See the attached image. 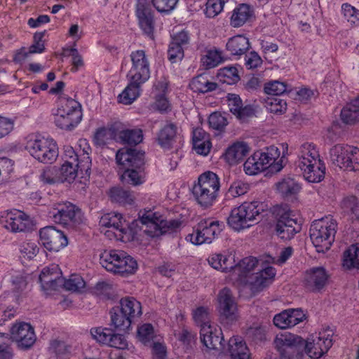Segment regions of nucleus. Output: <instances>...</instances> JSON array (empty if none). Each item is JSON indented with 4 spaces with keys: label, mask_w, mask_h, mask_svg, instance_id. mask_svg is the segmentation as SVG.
<instances>
[{
    "label": "nucleus",
    "mask_w": 359,
    "mask_h": 359,
    "mask_svg": "<svg viewBox=\"0 0 359 359\" xmlns=\"http://www.w3.org/2000/svg\"><path fill=\"white\" fill-rule=\"evenodd\" d=\"M287 90V83L279 81H269L264 86V92L270 95H281Z\"/></svg>",
    "instance_id": "57"
},
{
    "label": "nucleus",
    "mask_w": 359,
    "mask_h": 359,
    "mask_svg": "<svg viewBox=\"0 0 359 359\" xmlns=\"http://www.w3.org/2000/svg\"><path fill=\"white\" fill-rule=\"evenodd\" d=\"M39 280L43 290H57L63 284L58 265L53 264L44 268L39 275Z\"/></svg>",
    "instance_id": "26"
},
{
    "label": "nucleus",
    "mask_w": 359,
    "mask_h": 359,
    "mask_svg": "<svg viewBox=\"0 0 359 359\" xmlns=\"http://www.w3.org/2000/svg\"><path fill=\"white\" fill-rule=\"evenodd\" d=\"M111 325L116 329L126 331L131 326V321L128 316L122 312V309L119 307L113 308L110 311Z\"/></svg>",
    "instance_id": "39"
},
{
    "label": "nucleus",
    "mask_w": 359,
    "mask_h": 359,
    "mask_svg": "<svg viewBox=\"0 0 359 359\" xmlns=\"http://www.w3.org/2000/svg\"><path fill=\"white\" fill-rule=\"evenodd\" d=\"M337 230V223L332 217L313 222L310 226V238L318 252H325L332 245Z\"/></svg>",
    "instance_id": "4"
},
{
    "label": "nucleus",
    "mask_w": 359,
    "mask_h": 359,
    "mask_svg": "<svg viewBox=\"0 0 359 359\" xmlns=\"http://www.w3.org/2000/svg\"><path fill=\"white\" fill-rule=\"evenodd\" d=\"M10 338L23 349L30 348L36 341L33 327L27 323H18L11 328Z\"/></svg>",
    "instance_id": "17"
},
{
    "label": "nucleus",
    "mask_w": 359,
    "mask_h": 359,
    "mask_svg": "<svg viewBox=\"0 0 359 359\" xmlns=\"http://www.w3.org/2000/svg\"><path fill=\"white\" fill-rule=\"evenodd\" d=\"M177 128L174 123H168L158 135V142L163 147H170L177 135Z\"/></svg>",
    "instance_id": "41"
},
{
    "label": "nucleus",
    "mask_w": 359,
    "mask_h": 359,
    "mask_svg": "<svg viewBox=\"0 0 359 359\" xmlns=\"http://www.w3.org/2000/svg\"><path fill=\"white\" fill-rule=\"evenodd\" d=\"M137 337L144 344L153 340L154 337V330L152 325L150 323H144L138 327Z\"/></svg>",
    "instance_id": "58"
},
{
    "label": "nucleus",
    "mask_w": 359,
    "mask_h": 359,
    "mask_svg": "<svg viewBox=\"0 0 359 359\" xmlns=\"http://www.w3.org/2000/svg\"><path fill=\"white\" fill-rule=\"evenodd\" d=\"M228 351L230 359H249V350L241 337H231L228 342Z\"/></svg>",
    "instance_id": "31"
},
{
    "label": "nucleus",
    "mask_w": 359,
    "mask_h": 359,
    "mask_svg": "<svg viewBox=\"0 0 359 359\" xmlns=\"http://www.w3.org/2000/svg\"><path fill=\"white\" fill-rule=\"evenodd\" d=\"M343 266L348 269L359 267V246L352 245L344 252Z\"/></svg>",
    "instance_id": "45"
},
{
    "label": "nucleus",
    "mask_w": 359,
    "mask_h": 359,
    "mask_svg": "<svg viewBox=\"0 0 359 359\" xmlns=\"http://www.w3.org/2000/svg\"><path fill=\"white\" fill-rule=\"evenodd\" d=\"M261 205L258 201H246L234 208L227 218L229 226L237 231L250 227L263 210Z\"/></svg>",
    "instance_id": "8"
},
{
    "label": "nucleus",
    "mask_w": 359,
    "mask_h": 359,
    "mask_svg": "<svg viewBox=\"0 0 359 359\" xmlns=\"http://www.w3.org/2000/svg\"><path fill=\"white\" fill-rule=\"evenodd\" d=\"M25 149L39 162L52 163L58 156L56 142L52 139L40 135L32 134L28 136Z\"/></svg>",
    "instance_id": "6"
},
{
    "label": "nucleus",
    "mask_w": 359,
    "mask_h": 359,
    "mask_svg": "<svg viewBox=\"0 0 359 359\" xmlns=\"http://www.w3.org/2000/svg\"><path fill=\"white\" fill-rule=\"evenodd\" d=\"M227 102L230 111L239 120L244 121L256 114V108L251 104L244 106L242 100L236 94L229 93Z\"/></svg>",
    "instance_id": "22"
},
{
    "label": "nucleus",
    "mask_w": 359,
    "mask_h": 359,
    "mask_svg": "<svg viewBox=\"0 0 359 359\" xmlns=\"http://www.w3.org/2000/svg\"><path fill=\"white\" fill-rule=\"evenodd\" d=\"M179 0H151L154 7L159 12L168 13L176 6Z\"/></svg>",
    "instance_id": "64"
},
{
    "label": "nucleus",
    "mask_w": 359,
    "mask_h": 359,
    "mask_svg": "<svg viewBox=\"0 0 359 359\" xmlns=\"http://www.w3.org/2000/svg\"><path fill=\"white\" fill-rule=\"evenodd\" d=\"M39 236L43 245L49 251L58 252L68 244L65 233L52 226L42 228Z\"/></svg>",
    "instance_id": "15"
},
{
    "label": "nucleus",
    "mask_w": 359,
    "mask_h": 359,
    "mask_svg": "<svg viewBox=\"0 0 359 359\" xmlns=\"http://www.w3.org/2000/svg\"><path fill=\"white\" fill-rule=\"evenodd\" d=\"M254 14L253 9L248 4H243L236 7L231 17V25L233 27L243 26Z\"/></svg>",
    "instance_id": "35"
},
{
    "label": "nucleus",
    "mask_w": 359,
    "mask_h": 359,
    "mask_svg": "<svg viewBox=\"0 0 359 359\" xmlns=\"http://www.w3.org/2000/svg\"><path fill=\"white\" fill-rule=\"evenodd\" d=\"M124 222L122 215L118 212H109L103 215L99 222L100 226L102 227L111 228V230L107 231L108 236L116 227L121 226V223Z\"/></svg>",
    "instance_id": "43"
},
{
    "label": "nucleus",
    "mask_w": 359,
    "mask_h": 359,
    "mask_svg": "<svg viewBox=\"0 0 359 359\" xmlns=\"http://www.w3.org/2000/svg\"><path fill=\"white\" fill-rule=\"evenodd\" d=\"M2 226L13 233L24 232L31 229L32 221L25 212L12 210L3 213L0 218Z\"/></svg>",
    "instance_id": "13"
},
{
    "label": "nucleus",
    "mask_w": 359,
    "mask_h": 359,
    "mask_svg": "<svg viewBox=\"0 0 359 359\" xmlns=\"http://www.w3.org/2000/svg\"><path fill=\"white\" fill-rule=\"evenodd\" d=\"M127 79L128 84L118 96L120 102L124 104H131L140 95L141 86L145 83L143 81L134 80L133 78Z\"/></svg>",
    "instance_id": "30"
},
{
    "label": "nucleus",
    "mask_w": 359,
    "mask_h": 359,
    "mask_svg": "<svg viewBox=\"0 0 359 359\" xmlns=\"http://www.w3.org/2000/svg\"><path fill=\"white\" fill-rule=\"evenodd\" d=\"M259 265V261L253 257L243 258L231 269L232 276L243 284L250 285L257 290L267 286L276 275V269L272 266H266L253 273Z\"/></svg>",
    "instance_id": "1"
},
{
    "label": "nucleus",
    "mask_w": 359,
    "mask_h": 359,
    "mask_svg": "<svg viewBox=\"0 0 359 359\" xmlns=\"http://www.w3.org/2000/svg\"><path fill=\"white\" fill-rule=\"evenodd\" d=\"M193 318L194 321L201 327L211 326L210 324L209 312L207 308L203 306L198 307L193 311Z\"/></svg>",
    "instance_id": "61"
},
{
    "label": "nucleus",
    "mask_w": 359,
    "mask_h": 359,
    "mask_svg": "<svg viewBox=\"0 0 359 359\" xmlns=\"http://www.w3.org/2000/svg\"><path fill=\"white\" fill-rule=\"evenodd\" d=\"M116 131L114 128H100L94 135V143L99 147H103L110 143L116 138Z\"/></svg>",
    "instance_id": "44"
},
{
    "label": "nucleus",
    "mask_w": 359,
    "mask_h": 359,
    "mask_svg": "<svg viewBox=\"0 0 359 359\" xmlns=\"http://www.w3.org/2000/svg\"><path fill=\"white\" fill-rule=\"evenodd\" d=\"M62 285L67 290L81 292L86 287V282L80 275L73 274L69 279L63 281Z\"/></svg>",
    "instance_id": "51"
},
{
    "label": "nucleus",
    "mask_w": 359,
    "mask_h": 359,
    "mask_svg": "<svg viewBox=\"0 0 359 359\" xmlns=\"http://www.w3.org/2000/svg\"><path fill=\"white\" fill-rule=\"evenodd\" d=\"M343 122L352 124L359 121V102L355 99L345 106L341 111Z\"/></svg>",
    "instance_id": "40"
},
{
    "label": "nucleus",
    "mask_w": 359,
    "mask_h": 359,
    "mask_svg": "<svg viewBox=\"0 0 359 359\" xmlns=\"http://www.w3.org/2000/svg\"><path fill=\"white\" fill-rule=\"evenodd\" d=\"M131 67L127 73V78L147 82L150 78V62L143 50L132 51L130 55Z\"/></svg>",
    "instance_id": "12"
},
{
    "label": "nucleus",
    "mask_w": 359,
    "mask_h": 359,
    "mask_svg": "<svg viewBox=\"0 0 359 359\" xmlns=\"http://www.w3.org/2000/svg\"><path fill=\"white\" fill-rule=\"evenodd\" d=\"M250 150V147L246 142H236L226 149L224 158L229 164L236 165L243 161Z\"/></svg>",
    "instance_id": "29"
},
{
    "label": "nucleus",
    "mask_w": 359,
    "mask_h": 359,
    "mask_svg": "<svg viewBox=\"0 0 359 359\" xmlns=\"http://www.w3.org/2000/svg\"><path fill=\"white\" fill-rule=\"evenodd\" d=\"M276 348L283 357H287V351L304 346V341L299 336L285 332L276 336L274 339Z\"/></svg>",
    "instance_id": "25"
},
{
    "label": "nucleus",
    "mask_w": 359,
    "mask_h": 359,
    "mask_svg": "<svg viewBox=\"0 0 359 359\" xmlns=\"http://www.w3.org/2000/svg\"><path fill=\"white\" fill-rule=\"evenodd\" d=\"M45 35V32H37L34 35V43L29 47L28 52L22 53V58H14L15 62H21L24 60L30 54L41 53L45 50L44 43L43 38Z\"/></svg>",
    "instance_id": "47"
},
{
    "label": "nucleus",
    "mask_w": 359,
    "mask_h": 359,
    "mask_svg": "<svg viewBox=\"0 0 359 359\" xmlns=\"http://www.w3.org/2000/svg\"><path fill=\"white\" fill-rule=\"evenodd\" d=\"M219 304L222 316L231 321L236 319V304L229 289L224 288L220 291Z\"/></svg>",
    "instance_id": "27"
},
{
    "label": "nucleus",
    "mask_w": 359,
    "mask_h": 359,
    "mask_svg": "<svg viewBox=\"0 0 359 359\" xmlns=\"http://www.w3.org/2000/svg\"><path fill=\"white\" fill-rule=\"evenodd\" d=\"M161 215L158 212H153L151 210L140 211L139 213V219L135 220L137 225L139 223L142 224L141 228L143 231L151 237L159 236L158 224L161 221Z\"/></svg>",
    "instance_id": "23"
},
{
    "label": "nucleus",
    "mask_w": 359,
    "mask_h": 359,
    "mask_svg": "<svg viewBox=\"0 0 359 359\" xmlns=\"http://www.w3.org/2000/svg\"><path fill=\"white\" fill-rule=\"evenodd\" d=\"M189 86L194 92L201 93L215 90L217 88V84L210 81L205 74H201L194 78Z\"/></svg>",
    "instance_id": "38"
},
{
    "label": "nucleus",
    "mask_w": 359,
    "mask_h": 359,
    "mask_svg": "<svg viewBox=\"0 0 359 359\" xmlns=\"http://www.w3.org/2000/svg\"><path fill=\"white\" fill-rule=\"evenodd\" d=\"M304 177L306 180L311 183H318L321 182L325 175V165L323 161L317 163H311L308 168H301Z\"/></svg>",
    "instance_id": "32"
},
{
    "label": "nucleus",
    "mask_w": 359,
    "mask_h": 359,
    "mask_svg": "<svg viewBox=\"0 0 359 359\" xmlns=\"http://www.w3.org/2000/svg\"><path fill=\"white\" fill-rule=\"evenodd\" d=\"M332 331L320 332L318 337L307 341L305 346L306 353L313 358H319L325 353L332 345Z\"/></svg>",
    "instance_id": "16"
},
{
    "label": "nucleus",
    "mask_w": 359,
    "mask_h": 359,
    "mask_svg": "<svg viewBox=\"0 0 359 359\" xmlns=\"http://www.w3.org/2000/svg\"><path fill=\"white\" fill-rule=\"evenodd\" d=\"M227 123L226 116L219 112H213L208 118L210 127L215 130H222L227 126Z\"/></svg>",
    "instance_id": "60"
},
{
    "label": "nucleus",
    "mask_w": 359,
    "mask_h": 359,
    "mask_svg": "<svg viewBox=\"0 0 359 359\" xmlns=\"http://www.w3.org/2000/svg\"><path fill=\"white\" fill-rule=\"evenodd\" d=\"M256 153L264 170L269 168L271 172H278L283 169V160L278 159L280 153L276 147L271 146Z\"/></svg>",
    "instance_id": "20"
},
{
    "label": "nucleus",
    "mask_w": 359,
    "mask_h": 359,
    "mask_svg": "<svg viewBox=\"0 0 359 359\" xmlns=\"http://www.w3.org/2000/svg\"><path fill=\"white\" fill-rule=\"evenodd\" d=\"M116 160L126 169L121 176L123 182L138 186L145 182V174L142 170L145 163L144 152L133 149H121L117 151Z\"/></svg>",
    "instance_id": "2"
},
{
    "label": "nucleus",
    "mask_w": 359,
    "mask_h": 359,
    "mask_svg": "<svg viewBox=\"0 0 359 359\" xmlns=\"http://www.w3.org/2000/svg\"><path fill=\"white\" fill-rule=\"evenodd\" d=\"M233 262L231 255L213 254L208 258V263L212 268L223 272L231 271Z\"/></svg>",
    "instance_id": "37"
},
{
    "label": "nucleus",
    "mask_w": 359,
    "mask_h": 359,
    "mask_svg": "<svg viewBox=\"0 0 359 359\" xmlns=\"http://www.w3.org/2000/svg\"><path fill=\"white\" fill-rule=\"evenodd\" d=\"M220 182L218 176L211 171L200 175L192 188L193 196L197 203L204 208L213 205L219 195Z\"/></svg>",
    "instance_id": "3"
},
{
    "label": "nucleus",
    "mask_w": 359,
    "mask_h": 359,
    "mask_svg": "<svg viewBox=\"0 0 359 359\" xmlns=\"http://www.w3.org/2000/svg\"><path fill=\"white\" fill-rule=\"evenodd\" d=\"M341 13L351 25H359V10L351 4L345 3L341 5Z\"/></svg>",
    "instance_id": "52"
},
{
    "label": "nucleus",
    "mask_w": 359,
    "mask_h": 359,
    "mask_svg": "<svg viewBox=\"0 0 359 359\" xmlns=\"http://www.w3.org/2000/svg\"><path fill=\"white\" fill-rule=\"evenodd\" d=\"M278 191L284 196H292L297 194L301 187L291 177L283 178L276 184Z\"/></svg>",
    "instance_id": "42"
},
{
    "label": "nucleus",
    "mask_w": 359,
    "mask_h": 359,
    "mask_svg": "<svg viewBox=\"0 0 359 359\" xmlns=\"http://www.w3.org/2000/svg\"><path fill=\"white\" fill-rule=\"evenodd\" d=\"M330 275L323 267H313L304 276L305 287L312 292H322L328 283Z\"/></svg>",
    "instance_id": "19"
},
{
    "label": "nucleus",
    "mask_w": 359,
    "mask_h": 359,
    "mask_svg": "<svg viewBox=\"0 0 359 359\" xmlns=\"http://www.w3.org/2000/svg\"><path fill=\"white\" fill-rule=\"evenodd\" d=\"M233 262L231 255L213 254L208 258V263L212 268L223 272L231 271Z\"/></svg>",
    "instance_id": "36"
},
{
    "label": "nucleus",
    "mask_w": 359,
    "mask_h": 359,
    "mask_svg": "<svg viewBox=\"0 0 359 359\" xmlns=\"http://www.w3.org/2000/svg\"><path fill=\"white\" fill-rule=\"evenodd\" d=\"M332 163L344 170L359 171V148L338 144L330 150Z\"/></svg>",
    "instance_id": "9"
},
{
    "label": "nucleus",
    "mask_w": 359,
    "mask_h": 359,
    "mask_svg": "<svg viewBox=\"0 0 359 359\" xmlns=\"http://www.w3.org/2000/svg\"><path fill=\"white\" fill-rule=\"evenodd\" d=\"M257 155L256 151L254 152L243 164V170L248 175H255L264 170Z\"/></svg>",
    "instance_id": "48"
},
{
    "label": "nucleus",
    "mask_w": 359,
    "mask_h": 359,
    "mask_svg": "<svg viewBox=\"0 0 359 359\" xmlns=\"http://www.w3.org/2000/svg\"><path fill=\"white\" fill-rule=\"evenodd\" d=\"M136 16L140 29L148 37L154 39V12L147 0H137Z\"/></svg>",
    "instance_id": "18"
},
{
    "label": "nucleus",
    "mask_w": 359,
    "mask_h": 359,
    "mask_svg": "<svg viewBox=\"0 0 359 359\" xmlns=\"http://www.w3.org/2000/svg\"><path fill=\"white\" fill-rule=\"evenodd\" d=\"M49 349L58 359H65L69 355L71 348L65 341L53 340Z\"/></svg>",
    "instance_id": "56"
},
{
    "label": "nucleus",
    "mask_w": 359,
    "mask_h": 359,
    "mask_svg": "<svg viewBox=\"0 0 359 359\" xmlns=\"http://www.w3.org/2000/svg\"><path fill=\"white\" fill-rule=\"evenodd\" d=\"M19 251L21 257L27 259H32L39 252V248L36 242L25 241L19 245Z\"/></svg>",
    "instance_id": "49"
},
{
    "label": "nucleus",
    "mask_w": 359,
    "mask_h": 359,
    "mask_svg": "<svg viewBox=\"0 0 359 359\" xmlns=\"http://www.w3.org/2000/svg\"><path fill=\"white\" fill-rule=\"evenodd\" d=\"M266 109L271 113L283 114L287 109L286 102L278 97H267L265 102Z\"/></svg>",
    "instance_id": "50"
},
{
    "label": "nucleus",
    "mask_w": 359,
    "mask_h": 359,
    "mask_svg": "<svg viewBox=\"0 0 359 359\" xmlns=\"http://www.w3.org/2000/svg\"><path fill=\"white\" fill-rule=\"evenodd\" d=\"M224 5V0H208L205 14L208 18H214L221 13Z\"/></svg>",
    "instance_id": "62"
},
{
    "label": "nucleus",
    "mask_w": 359,
    "mask_h": 359,
    "mask_svg": "<svg viewBox=\"0 0 359 359\" xmlns=\"http://www.w3.org/2000/svg\"><path fill=\"white\" fill-rule=\"evenodd\" d=\"M100 263L107 271L122 276L133 274L137 269L136 260L120 250H105L100 255Z\"/></svg>",
    "instance_id": "5"
},
{
    "label": "nucleus",
    "mask_w": 359,
    "mask_h": 359,
    "mask_svg": "<svg viewBox=\"0 0 359 359\" xmlns=\"http://www.w3.org/2000/svg\"><path fill=\"white\" fill-rule=\"evenodd\" d=\"M220 328L213 326H204L200 330L201 339L203 344L210 350L222 351L224 340Z\"/></svg>",
    "instance_id": "24"
},
{
    "label": "nucleus",
    "mask_w": 359,
    "mask_h": 359,
    "mask_svg": "<svg viewBox=\"0 0 359 359\" xmlns=\"http://www.w3.org/2000/svg\"><path fill=\"white\" fill-rule=\"evenodd\" d=\"M220 80L228 85H232L240 80L238 70L234 67H225L219 73Z\"/></svg>",
    "instance_id": "53"
},
{
    "label": "nucleus",
    "mask_w": 359,
    "mask_h": 359,
    "mask_svg": "<svg viewBox=\"0 0 359 359\" xmlns=\"http://www.w3.org/2000/svg\"><path fill=\"white\" fill-rule=\"evenodd\" d=\"M120 307L122 312L126 313L131 323L139 318L142 313V306L140 302L137 301L134 297H126L120 300Z\"/></svg>",
    "instance_id": "34"
},
{
    "label": "nucleus",
    "mask_w": 359,
    "mask_h": 359,
    "mask_svg": "<svg viewBox=\"0 0 359 359\" xmlns=\"http://www.w3.org/2000/svg\"><path fill=\"white\" fill-rule=\"evenodd\" d=\"M111 233L116 240L125 243L132 241L134 236L132 229L128 227L125 219L124 222L121 223V226L116 227Z\"/></svg>",
    "instance_id": "55"
},
{
    "label": "nucleus",
    "mask_w": 359,
    "mask_h": 359,
    "mask_svg": "<svg viewBox=\"0 0 359 359\" xmlns=\"http://www.w3.org/2000/svg\"><path fill=\"white\" fill-rule=\"evenodd\" d=\"M82 116L81 104L78 101L70 97H62L54 121L57 127L72 130L81 122Z\"/></svg>",
    "instance_id": "7"
},
{
    "label": "nucleus",
    "mask_w": 359,
    "mask_h": 359,
    "mask_svg": "<svg viewBox=\"0 0 359 359\" xmlns=\"http://www.w3.org/2000/svg\"><path fill=\"white\" fill-rule=\"evenodd\" d=\"M110 197L112 201L120 203L130 204L133 201L131 193L120 187H113L110 189Z\"/></svg>",
    "instance_id": "54"
},
{
    "label": "nucleus",
    "mask_w": 359,
    "mask_h": 359,
    "mask_svg": "<svg viewBox=\"0 0 359 359\" xmlns=\"http://www.w3.org/2000/svg\"><path fill=\"white\" fill-rule=\"evenodd\" d=\"M276 232L283 240H290L299 231L297 219L290 210L280 208L278 212Z\"/></svg>",
    "instance_id": "14"
},
{
    "label": "nucleus",
    "mask_w": 359,
    "mask_h": 359,
    "mask_svg": "<svg viewBox=\"0 0 359 359\" xmlns=\"http://www.w3.org/2000/svg\"><path fill=\"white\" fill-rule=\"evenodd\" d=\"M203 66L206 69L213 68L222 62L220 53L217 50H210L201 59Z\"/></svg>",
    "instance_id": "59"
},
{
    "label": "nucleus",
    "mask_w": 359,
    "mask_h": 359,
    "mask_svg": "<svg viewBox=\"0 0 359 359\" xmlns=\"http://www.w3.org/2000/svg\"><path fill=\"white\" fill-rule=\"evenodd\" d=\"M322 161L316 147L313 143H304L301 145L298 155V167L308 168L311 163Z\"/></svg>",
    "instance_id": "28"
},
{
    "label": "nucleus",
    "mask_w": 359,
    "mask_h": 359,
    "mask_svg": "<svg viewBox=\"0 0 359 359\" xmlns=\"http://www.w3.org/2000/svg\"><path fill=\"white\" fill-rule=\"evenodd\" d=\"M50 217L55 223L66 226L80 224L84 220L81 209L71 203L58 204L50 212Z\"/></svg>",
    "instance_id": "11"
},
{
    "label": "nucleus",
    "mask_w": 359,
    "mask_h": 359,
    "mask_svg": "<svg viewBox=\"0 0 359 359\" xmlns=\"http://www.w3.org/2000/svg\"><path fill=\"white\" fill-rule=\"evenodd\" d=\"M226 50L233 55H242L250 48L249 39L243 35L230 38L226 45Z\"/></svg>",
    "instance_id": "33"
},
{
    "label": "nucleus",
    "mask_w": 359,
    "mask_h": 359,
    "mask_svg": "<svg viewBox=\"0 0 359 359\" xmlns=\"http://www.w3.org/2000/svg\"><path fill=\"white\" fill-rule=\"evenodd\" d=\"M113 331L109 328L97 327L92 329L90 333L93 338L100 343L108 344L110 342V338Z\"/></svg>",
    "instance_id": "63"
},
{
    "label": "nucleus",
    "mask_w": 359,
    "mask_h": 359,
    "mask_svg": "<svg viewBox=\"0 0 359 359\" xmlns=\"http://www.w3.org/2000/svg\"><path fill=\"white\" fill-rule=\"evenodd\" d=\"M84 151L86 154V156H84L86 161H83L85 162V164L76 165L71 164V163L68 161L67 163H64L62 164L57 173L59 181H60V182H73L77 176L78 168H79L81 172L85 171L86 174H88V170L90 168L91 161L88 156V151L84 149Z\"/></svg>",
    "instance_id": "21"
},
{
    "label": "nucleus",
    "mask_w": 359,
    "mask_h": 359,
    "mask_svg": "<svg viewBox=\"0 0 359 359\" xmlns=\"http://www.w3.org/2000/svg\"><path fill=\"white\" fill-rule=\"evenodd\" d=\"M118 138L128 144H137L142 141L143 135L141 129H127L119 133Z\"/></svg>",
    "instance_id": "46"
},
{
    "label": "nucleus",
    "mask_w": 359,
    "mask_h": 359,
    "mask_svg": "<svg viewBox=\"0 0 359 359\" xmlns=\"http://www.w3.org/2000/svg\"><path fill=\"white\" fill-rule=\"evenodd\" d=\"M223 223L211 219H203L194 229L191 233L186 236V240L194 245L210 243L220 233Z\"/></svg>",
    "instance_id": "10"
}]
</instances>
